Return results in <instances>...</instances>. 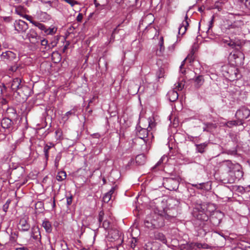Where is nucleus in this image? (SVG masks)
Here are the masks:
<instances>
[{
	"instance_id": "obj_17",
	"label": "nucleus",
	"mask_w": 250,
	"mask_h": 250,
	"mask_svg": "<svg viewBox=\"0 0 250 250\" xmlns=\"http://www.w3.org/2000/svg\"><path fill=\"white\" fill-rule=\"evenodd\" d=\"M167 96L170 102H175L178 98V94L176 90H171L168 92Z\"/></svg>"
},
{
	"instance_id": "obj_35",
	"label": "nucleus",
	"mask_w": 250,
	"mask_h": 250,
	"mask_svg": "<svg viewBox=\"0 0 250 250\" xmlns=\"http://www.w3.org/2000/svg\"><path fill=\"white\" fill-rule=\"evenodd\" d=\"M223 163L224 164L228 167L229 170H230L231 169L233 168V164L230 161L226 160L224 161Z\"/></svg>"
},
{
	"instance_id": "obj_3",
	"label": "nucleus",
	"mask_w": 250,
	"mask_h": 250,
	"mask_svg": "<svg viewBox=\"0 0 250 250\" xmlns=\"http://www.w3.org/2000/svg\"><path fill=\"white\" fill-rule=\"evenodd\" d=\"M164 225L163 216L155 212L148 215L145 220V225L149 229L158 228Z\"/></svg>"
},
{
	"instance_id": "obj_56",
	"label": "nucleus",
	"mask_w": 250,
	"mask_h": 250,
	"mask_svg": "<svg viewBox=\"0 0 250 250\" xmlns=\"http://www.w3.org/2000/svg\"><path fill=\"white\" fill-rule=\"evenodd\" d=\"M32 237L33 239H34L35 240L41 239V236L40 234H39V235H35L34 234L33 235H32Z\"/></svg>"
},
{
	"instance_id": "obj_23",
	"label": "nucleus",
	"mask_w": 250,
	"mask_h": 250,
	"mask_svg": "<svg viewBox=\"0 0 250 250\" xmlns=\"http://www.w3.org/2000/svg\"><path fill=\"white\" fill-rule=\"evenodd\" d=\"M42 226L45 229L47 233H50L52 231V226L50 222L47 220H44L42 223Z\"/></svg>"
},
{
	"instance_id": "obj_9",
	"label": "nucleus",
	"mask_w": 250,
	"mask_h": 250,
	"mask_svg": "<svg viewBox=\"0 0 250 250\" xmlns=\"http://www.w3.org/2000/svg\"><path fill=\"white\" fill-rule=\"evenodd\" d=\"M15 29L19 33H24L28 28L27 23L22 20L16 21L14 23Z\"/></svg>"
},
{
	"instance_id": "obj_30",
	"label": "nucleus",
	"mask_w": 250,
	"mask_h": 250,
	"mask_svg": "<svg viewBox=\"0 0 250 250\" xmlns=\"http://www.w3.org/2000/svg\"><path fill=\"white\" fill-rule=\"evenodd\" d=\"M243 124V122L239 121H231L227 123V125L230 127L232 125H239Z\"/></svg>"
},
{
	"instance_id": "obj_10",
	"label": "nucleus",
	"mask_w": 250,
	"mask_h": 250,
	"mask_svg": "<svg viewBox=\"0 0 250 250\" xmlns=\"http://www.w3.org/2000/svg\"><path fill=\"white\" fill-rule=\"evenodd\" d=\"M223 213L218 210L214 211L210 217V221L214 226H218L220 224L223 217Z\"/></svg>"
},
{
	"instance_id": "obj_26",
	"label": "nucleus",
	"mask_w": 250,
	"mask_h": 250,
	"mask_svg": "<svg viewBox=\"0 0 250 250\" xmlns=\"http://www.w3.org/2000/svg\"><path fill=\"white\" fill-rule=\"evenodd\" d=\"M20 225L21 227V229L23 231H27L30 228L29 225L27 223L26 221L24 219H21L20 222Z\"/></svg>"
},
{
	"instance_id": "obj_5",
	"label": "nucleus",
	"mask_w": 250,
	"mask_h": 250,
	"mask_svg": "<svg viewBox=\"0 0 250 250\" xmlns=\"http://www.w3.org/2000/svg\"><path fill=\"white\" fill-rule=\"evenodd\" d=\"M192 214L194 217L200 221H205L208 219V215L205 212L204 208L200 204L196 205L195 206Z\"/></svg>"
},
{
	"instance_id": "obj_29",
	"label": "nucleus",
	"mask_w": 250,
	"mask_h": 250,
	"mask_svg": "<svg viewBox=\"0 0 250 250\" xmlns=\"http://www.w3.org/2000/svg\"><path fill=\"white\" fill-rule=\"evenodd\" d=\"M155 238L156 239H158L161 242H162L164 244H167V239L165 236L162 233H158L155 235Z\"/></svg>"
},
{
	"instance_id": "obj_16",
	"label": "nucleus",
	"mask_w": 250,
	"mask_h": 250,
	"mask_svg": "<svg viewBox=\"0 0 250 250\" xmlns=\"http://www.w3.org/2000/svg\"><path fill=\"white\" fill-rule=\"evenodd\" d=\"M193 55H194V52H193V49H192L191 53L189 54H188V56L187 57V58H185V60L184 61H183V62H182V63L180 66V71L182 73L184 74L185 72V70H183L182 68H183V66L185 64V62L186 61L188 60L190 62H191L192 61H193V59H194Z\"/></svg>"
},
{
	"instance_id": "obj_14",
	"label": "nucleus",
	"mask_w": 250,
	"mask_h": 250,
	"mask_svg": "<svg viewBox=\"0 0 250 250\" xmlns=\"http://www.w3.org/2000/svg\"><path fill=\"white\" fill-rule=\"evenodd\" d=\"M220 43L224 44V45H228L232 48H234L236 43L231 40H230V37H223L220 39Z\"/></svg>"
},
{
	"instance_id": "obj_57",
	"label": "nucleus",
	"mask_w": 250,
	"mask_h": 250,
	"mask_svg": "<svg viewBox=\"0 0 250 250\" xmlns=\"http://www.w3.org/2000/svg\"><path fill=\"white\" fill-rule=\"evenodd\" d=\"M10 111H11V113H13L14 116L15 115L16 111H15V110L13 108H7V112H8V113Z\"/></svg>"
},
{
	"instance_id": "obj_32",
	"label": "nucleus",
	"mask_w": 250,
	"mask_h": 250,
	"mask_svg": "<svg viewBox=\"0 0 250 250\" xmlns=\"http://www.w3.org/2000/svg\"><path fill=\"white\" fill-rule=\"evenodd\" d=\"M197 248L199 249H208L210 248V246L206 243H197L194 245Z\"/></svg>"
},
{
	"instance_id": "obj_7",
	"label": "nucleus",
	"mask_w": 250,
	"mask_h": 250,
	"mask_svg": "<svg viewBox=\"0 0 250 250\" xmlns=\"http://www.w3.org/2000/svg\"><path fill=\"white\" fill-rule=\"evenodd\" d=\"M250 115V110L245 107H242L237 111L235 114L236 118L239 121H243L245 119H247Z\"/></svg>"
},
{
	"instance_id": "obj_47",
	"label": "nucleus",
	"mask_w": 250,
	"mask_h": 250,
	"mask_svg": "<svg viewBox=\"0 0 250 250\" xmlns=\"http://www.w3.org/2000/svg\"><path fill=\"white\" fill-rule=\"evenodd\" d=\"M3 20L6 22H9L12 21V18L11 17H3Z\"/></svg>"
},
{
	"instance_id": "obj_33",
	"label": "nucleus",
	"mask_w": 250,
	"mask_h": 250,
	"mask_svg": "<svg viewBox=\"0 0 250 250\" xmlns=\"http://www.w3.org/2000/svg\"><path fill=\"white\" fill-rule=\"evenodd\" d=\"M35 26L37 27L39 29H40L41 30H42L43 32H44L45 28L46 27V26L45 25H44L40 22H39L38 21L35 22Z\"/></svg>"
},
{
	"instance_id": "obj_19",
	"label": "nucleus",
	"mask_w": 250,
	"mask_h": 250,
	"mask_svg": "<svg viewBox=\"0 0 250 250\" xmlns=\"http://www.w3.org/2000/svg\"><path fill=\"white\" fill-rule=\"evenodd\" d=\"M57 31V27L54 25H51L49 27H46L44 32L46 35H54Z\"/></svg>"
},
{
	"instance_id": "obj_11",
	"label": "nucleus",
	"mask_w": 250,
	"mask_h": 250,
	"mask_svg": "<svg viewBox=\"0 0 250 250\" xmlns=\"http://www.w3.org/2000/svg\"><path fill=\"white\" fill-rule=\"evenodd\" d=\"M13 124L12 121L9 117L3 118L1 121L2 127L7 129L8 133L13 130Z\"/></svg>"
},
{
	"instance_id": "obj_55",
	"label": "nucleus",
	"mask_w": 250,
	"mask_h": 250,
	"mask_svg": "<svg viewBox=\"0 0 250 250\" xmlns=\"http://www.w3.org/2000/svg\"><path fill=\"white\" fill-rule=\"evenodd\" d=\"M5 90V87L3 85H0V95L3 93Z\"/></svg>"
},
{
	"instance_id": "obj_39",
	"label": "nucleus",
	"mask_w": 250,
	"mask_h": 250,
	"mask_svg": "<svg viewBox=\"0 0 250 250\" xmlns=\"http://www.w3.org/2000/svg\"><path fill=\"white\" fill-rule=\"evenodd\" d=\"M166 159H167V157L166 156L164 155L162 156L153 168H155L160 165Z\"/></svg>"
},
{
	"instance_id": "obj_6",
	"label": "nucleus",
	"mask_w": 250,
	"mask_h": 250,
	"mask_svg": "<svg viewBox=\"0 0 250 250\" xmlns=\"http://www.w3.org/2000/svg\"><path fill=\"white\" fill-rule=\"evenodd\" d=\"M229 58L230 61L234 62L233 65L238 66L243 63L244 56L241 52L236 51L233 53H231Z\"/></svg>"
},
{
	"instance_id": "obj_48",
	"label": "nucleus",
	"mask_w": 250,
	"mask_h": 250,
	"mask_svg": "<svg viewBox=\"0 0 250 250\" xmlns=\"http://www.w3.org/2000/svg\"><path fill=\"white\" fill-rule=\"evenodd\" d=\"M213 21H214V17L212 16V18H211V20L209 21V25H208V30H209L210 28H212V24H213Z\"/></svg>"
},
{
	"instance_id": "obj_21",
	"label": "nucleus",
	"mask_w": 250,
	"mask_h": 250,
	"mask_svg": "<svg viewBox=\"0 0 250 250\" xmlns=\"http://www.w3.org/2000/svg\"><path fill=\"white\" fill-rule=\"evenodd\" d=\"M208 143L207 142H205L200 144H196L195 146L196 151L199 153H204L206 148L208 146Z\"/></svg>"
},
{
	"instance_id": "obj_8",
	"label": "nucleus",
	"mask_w": 250,
	"mask_h": 250,
	"mask_svg": "<svg viewBox=\"0 0 250 250\" xmlns=\"http://www.w3.org/2000/svg\"><path fill=\"white\" fill-rule=\"evenodd\" d=\"M0 57L1 61L7 63L15 61L17 59L16 54L11 51L2 52Z\"/></svg>"
},
{
	"instance_id": "obj_1",
	"label": "nucleus",
	"mask_w": 250,
	"mask_h": 250,
	"mask_svg": "<svg viewBox=\"0 0 250 250\" xmlns=\"http://www.w3.org/2000/svg\"><path fill=\"white\" fill-rule=\"evenodd\" d=\"M243 19L240 14L229 13L223 20L221 25L222 30L228 34H239L244 25Z\"/></svg>"
},
{
	"instance_id": "obj_34",
	"label": "nucleus",
	"mask_w": 250,
	"mask_h": 250,
	"mask_svg": "<svg viewBox=\"0 0 250 250\" xmlns=\"http://www.w3.org/2000/svg\"><path fill=\"white\" fill-rule=\"evenodd\" d=\"M181 250H194L191 244H187L185 245H183L181 248Z\"/></svg>"
},
{
	"instance_id": "obj_52",
	"label": "nucleus",
	"mask_w": 250,
	"mask_h": 250,
	"mask_svg": "<svg viewBox=\"0 0 250 250\" xmlns=\"http://www.w3.org/2000/svg\"><path fill=\"white\" fill-rule=\"evenodd\" d=\"M48 44V41L45 39H43L41 41V44L42 46H46Z\"/></svg>"
},
{
	"instance_id": "obj_50",
	"label": "nucleus",
	"mask_w": 250,
	"mask_h": 250,
	"mask_svg": "<svg viewBox=\"0 0 250 250\" xmlns=\"http://www.w3.org/2000/svg\"><path fill=\"white\" fill-rule=\"evenodd\" d=\"M83 16L82 14L79 13L77 17V21L79 22H81L82 21Z\"/></svg>"
},
{
	"instance_id": "obj_61",
	"label": "nucleus",
	"mask_w": 250,
	"mask_h": 250,
	"mask_svg": "<svg viewBox=\"0 0 250 250\" xmlns=\"http://www.w3.org/2000/svg\"><path fill=\"white\" fill-rule=\"evenodd\" d=\"M7 101L4 99H2L1 101V103L2 104H3V105L6 104H7Z\"/></svg>"
},
{
	"instance_id": "obj_60",
	"label": "nucleus",
	"mask_w": 250,
	"mask_h": 250,
	"mask_svg": "<svg viewBox=\"0 0 250 250\" xmlns=\"http://www.w3.org/2000/svg\"><path fill=\"white\" fill-rule=\"evenodd\" d=\"M107 250H118V249L117 247H112L108 248Z\"/></svg>"
},
{
	"instance_id": "obj_18",
	"label": "nucleus",
	"mask_w": 250,
	"mask_h": 250,
	"mask_svg": "<svg viewBox=\"0 0 250 250\" xmlns=\"http://www.w3.org/2000/svg\"><path fill=\"white\" fill-rule=\"evenodd\" d=\"M15 13L23 18L25 17L26 15L25 8L22 6H16Z\"/></svg>"
},
{
	"instance_id": "obj_64",
	"label": "nucleus",
	"mask_w": 250,
	"mask_h": 250,
	"mask_svg": "<svg viewBox=\"0 0 250 250\" xmlns=\"http://www.w3.org/2000/svg\"><path fill=\"white\" fill-rule=\"evenodd\" d=\"M55 166H56V167H57L58 166V161H57L56 159L55 160Z\"/></svg>"
},
{
	"instance_id": "obj_46",
	"label": "nucleus",
	"mask_w": 250,
	"mask_h": 250,
	"mask_svg": "<svg viewBox=\"0 0 250 250\" xmlns=\"http://www.w3.org/2000/svg\"><path fill=\"white\" fill-rule=\"evenodd\" d=\"M43 3L48 4L50 6H51L52 3V0H39Z\"/></svg>"
},
{
	"instance_id": "obj_63",
	"label": "nucleus",
	"mask_w": 250,
	"mask_h": 250,
	"mask_svg": "<svg viewBox=\"0 0 250 250\" xmlns=\"http://www.w3.org/2000/svg\"><path fill=\"white\" fill-rule=\"evenodd\" d=\"M17 67H11V70L12 71H16V69H17Z\"/></svg>"
},
{
	"instance_id": "obj_12",
	"label": "nucleus",
	"mask_w": 250,
	"mask_h": 250,
	"mask_svg": "<svg viewBox=\"0 0 250 250\" xmlns=\"http://www.w3.org/2000/svg\"><path fill=\"white\" fill-rule=\"evenodd\" d=\"M165 49V48L164 46V38L163 37H161L159 41L158 48L156 51V55L159 56H162L164 52Z\"/></svg>"
},
{
	"instance_id": "obj_15",
	"label": "nucleus",
	"mask_w": 250,
	"mask_h": 250,
	"mask_svg": "<svg viewBox=\"0 0 250 250\" xmlns=\"http://www.w3.org/2000/svg\"><path fill=\"white\" fill-rule=\"evenodd\" d=\"M188 21L189 20L188 19L187 15L186 16L185 20L183 21L181 25L179 28V34H182L183 35L185 33L187 27L188 26Z\"/></svg>"
},
{
	"instance_id": "obj_53",
	"label": "nucleus",
	"mask_w": 250,
	"mask_h": 250,
	"mask_svg": "<svg viewBox=\"0 0 250 250\" xmlns=\"http://www.w3.org/2000/svg\"><path fill=\"white\" fill-rule=\"evenodd\" d=\"M74 114H75V112L74 111L70 110V111L67 112L65 113V116H67V117H68L69 116H70L71 115H74Z\"/></svg>"
},
{
	"instance_id": "obj_43",
	"label": "nucleus",
	"mask_w": 250,
	"mask_h": 250,
	"mask_svg": "<svg viewBox=\"0 0 250 250\" xmlns=\"http://www.w3.org/2000/svg\"><path fill=\"white\" fill-rule=\"evenodd\" d=\"M56 138L57 139H60L62 135V132L61 129H58L55 131Z\"/></svg>"
},
{
	"instance_id": "obj_45",
	"label": "nucleus",
	"mask_w": 250,
	"mask_h": 250,
	"mask_svg": "<svg viewBox=\"0 0 250 250\" xmlns=\"http://www.w3.org/2000/svg\"><path fill=\"white\" fill-rule=\"evenodd\" d=\"M176 42H175L172 45L168 46L167 49H168V50L169 52H172L174 51V50H175V46H176Z\"/></svg>"
},
{
	"instance_id": "obj_4",
	"label": "nucleus",
	"mask_w": 250,
	"mask_h": 250,
	"mask_svg": "<svg viewBox=\"0 0 250 250\" xmlns=\"http://www.w3.org/2000/svg\"><path fill=\"white\" fill-rule=\"evenodd\" d=\"M11 90L14 92H17L18 94L21 95L22 92L29 90L28 87L21 83V80L16 78L9 83V86Z\"/></svg>"
},
{
	"instance_id": "obj_59",
	"label": "nucleus",
	"mask_w": 250,
	"mask_h": 250,
	"mask_svg": "<svg viewBox=\"0 0 250 250\" xmlns=\"http://www.w3.org/2000/svg\"><path fill=\"white\" fill-rule=\"evenodd\" d=\"M61 246L62 247H67V243L65 241H62L61 242Z\"/></svg>"
},
{
	"instance_id": "obj_54",
	"label": "nucleus",
	"mask_w": 250,
	"mask_h": 250,
	"mask_svg": "<svg viewBox=\"0 0 250 250\" xmlns=\"http://www.w3.org/2000/svg\"><path fill=\"white\" fill-rule=\"evenodd\" d=\"M8 201L5 204H4L3 206V210L5 212H6L7 211V209H8Z\"/></svg>"
},
{
	"instance_id": "obj_31",
	"label": "nucleus",
	"mask_w": 250,
	"mask_h": 250,
	"mask_svg": "<svg viewBox=\"0 0 250 250\" xmlns=\"http://www.w3.org/2000/svg\"><path fill=\"white\" fill-rule=\"evenodd\" d=\"M165 74V69L164 68L162 67L161 66L159 69L158 71L156 73V76L158 79H160L163 78Z\"/></svg>"
},
{
	"instance_id": "obj_40",
	"label": "nucleus",
	"mask_w": 250,
	"mask_h": 250,
	"mask_svg": "<svg viewBox=\"0 0 250 250\" xmlns=\"http://www.w3.org/2000/svg\"><path fill=\"white\" fill-rule=\"evenodd\" d=\"M94 3L96 6V7L97 8H100L101 9H104L105 6L107 4H100L99 2H97V0H94Z\"/></svg>"
},
{
	"instance_id": "obj_44",
	"label": "nucleus",
	"mask_w": 250,
	"mask_h": 250,
	"mask_svg": "<svg viewBox=\"0 0 250 250\" xmlns=\"http://www.w3.org/2000/svg\"><path fill=\"white\" fill-rule=\"evenodd\" d=\"M184 87V84L182 83H178L176 84V89L177 90H181Z\"/></svg>"
},
{
	"instance_id": "obj_27",
	"label": "nucleus",
	"mask_w": 250,
	"mask_h": 250,
	"mask_svg": "<svg viewBox=\"0 0 250 250\" xmlns=\"http://www.w3.org/2000/svg\"><path fill=\"white\" fill-rule=\"evenodd\" d=\"M236 170L234 174L236 178L239 180L243 176V172L240 169V166L239 165L236 166Z\"/></svg>"
},
{
	"instance_id": "obj_62",
	"label": "nucleus",
	"mask_w": 250,
	"mask_h": 250,
	"mask_svg": "<svg viewBox=\"0 0 250 250\" xmlns=\"http://www.w3.org/2000/svg\"><path fill=\"white\" fill-rule=\"evenodd\" d=\"M17 250H28L27 248L22 247L17 249Z\"/></svg>"
},
{
	"instance_id": "obj_58",
	"label": "nucleus",
	"mask_w": 250,
	"mask_h": 250,
	"mask_svg": "<svg viewBox=\"0 0 250 250\" xmlns=\"http://www.w3.org/2000/svg\"><path fill=\"white\" fill-rule=\"evenodd\" d=\"M72 203V197H68L67 198V204L68 205H71Z\"/></svg>"
},
{
	"instance_id": "obj_41",
	"label": "nucleus",
	"mask_w": 250,
	"mask_h": 250,
	"mask_svg": "<svg viewBox=\"0 0 250 250\" xmlns=\"http://www.w3.org/2000/svg\"><path fill=\"white\" fill-rule=\"evenodd\" d=\"M129 242L130 243L131 247L134 249L136 246V244L137 243V239L135 237H132Z\"/></svg>"
},
{
	"instance_id": "obj_36",
	"label": "nucleus",
	"mask_w": 250,
	"mask_h": 250,
	"mask_svg": "<svg viewBox=\"0 0 250 250\" xmlns=\"http://www.w3.org/2000/svg\"><path fill=\"white\" fill-rule=\"evenodd\" d=\"M112 196L109 193H105L103 197V201L104 203H108L111 199Z\"/></svg>"
},
{
	"instance_id": "obj_37",
	"label": "nucleus",
	"mask_w": 250,
	"mask_h": 250,
	"mask_svg": "<svg viewBox=\"0 0 250 250\" xmlns=\"http://www.w3.org/2000/svg\"><path fill=\"white\" fill-rule=\"evenodd\" d=\"M110 222L106 219L104 220L103 223V227L104 229H108L110 228Z\"/></svg>"
},
{
	"instance_id": "obj_2",
	"label": "nucleus",
	"mask_w": 250,
	"mask_h": 250,
	"mask_svg": "<svg viewBox=\"0 0 250 250\" xmlns=\"http://www.w3.org/2000/svg\"><path fill=\"white\" fill-rule=\"evenodd\" d=\"M146 122L147 123V127L146 128V125L140 127L141 128L138 130L137 135L139 138L143 140L146 144H149L154 137L150 131L155 126V123L151 118L146 119Z\"/></svg>"
},
{
	"instance_id": "obj_42",
	"label": "nucleus",
	"mask_w": 250,
	"mask_h": 250,
	"mask_svg": "<svg viewBox=\"0 0 250 250\" xmlns=\"http://www.w3.org/2000/svg\"><path fill=\"white\" fill-rule=\"evenodd\" d=\"M24 18L26 19L27 20L29 21L34 25H35V22H37V21H35L32 20V17L31 16L27 15H26V16H25V17H24Z\"/></svg>"
},
{
	"instance_id": "obj_24",
	"label": "nucleus",
	"mask_w": 250,
	"mask_h": 250,
	"mask_svg": "<svg viewBox=\"0 0 250 250\" xmlns=\"http://www.w3.org/2000/svg\"><path fill=\"white\" fill-rule=\"evenodd\" d=\"M135 161L139 165H144L146 161V156L144 154L138 155L136 157Z\"/></svg>"
},
{
	"instance_id": "obj_38",
	"label": "nucleus",
	"mask_w": 250,
	"mask_h": 250,
	"mask_svg": "<svg viewBox=\"0 0 250 250\" xmlns=\"http://www.w3.org/2000/svg\"><path fill=\"white\" fill-rule=\"evenodd\" d=\"M104 212L103 210H101L99 212V216H98V221L100 224L104 220Z\"/></svg>"
},
{
	"instance_id": "obj_22",
	"label": "nucleus",
	"mask_w": 250,
	"mask_h": 250,
	"mask_svg": "<svg viewBox=\"0 0 250 250\" xmlns=\"http://www.w3.org/2000/svg\"><path fill=\"white\" fill-rule=\"evenodd\" d=\"M145 247L146 250H158V245L156 242H148Z\"/></svg>"
},
{
	"instance_id": "obj_28",
	"label": "nucleus",
	"mask_w": 250,
	"mask_h": 250,
	"mask_svg": "<svg viewBox=\"0 0 250 250\" xmlns=\"http://www.w3.org/2000/svg\"><path fill=\"white\" fill-rule=\"evenodd\" d=\"M66 177V172L64 171H59L56 176V179L58 181H62L65 179Z\"/></svg>"
},
{
	"instance_id": "obj_49",
	"label": "nucleus",
	"mask_w": 250,
	"mask_h": 250,
	"mask_svg": "<svg viewBox=\"0 0 250 250\" xmlns=\"http://www.w3.org/2000/svg\"><path fill=\"white\" fill-rule=\"evenodd\" d=\"M245 5L247 8L250 10V0H245Z\"/></svg>"
},
{
	"instance_id": "obj_20",
	"label": "nucleus",
	"mask_w": 250,
	"mask_h": 250,
	"mask_svg": "<svg viewBox=\"0 0 250 250\" xmlns=\"http://www.w3.org/2000/svg\"><path fill=\"white\" fill-rule=\"evenodd\" d=\"M54 146V145L52 143H49L44 146L43 148V152L46 160H48L49 157V150L51 148Z\"/></svg>"
},
{
	"instance_id": "obj_13",
	"label": "nucleus",
	"mask_w": 250,
	"mask_h": 250,
	"mask_svg": "<svg viewBox=\"0 0 250 250\" xmlns=\"http://www.w3.org/2000/svg\"><path fill=\"white\" fill-rule=\"evenodd\" d=\"M37 18L42 22H46L51 19V16L46 12L39 11L37 14Z\"/></svg>"
},
{
	"instance_id": "obj_51",
	"label": "nucleus",
	"mask_w": 250,
	"mask_h": 250,
	"mask_svg": "<svg viewBox=\"0 0 250 250\" xmlns=\"http://www.w3.org/2000/svg\"><path fill=\"white\" fill-rule=\"evenodd\" d=\"M115 189H116V187H113L107 193L110 194V195H111L112 197V195L114 193Z\"/></svg>"
},
{
	"instance_id": "obj_25",
	"label": "nucleus",
	"mask_w": 250,
	"mask_h": 250,
	"mask_svg": "<svg viewBox=\"0 0 250 250\" xmlns=\"http://www.w3.org/2000/svg\"><path fill=\"white\" fill-rule=\"evenodd\" d=\"M194 83H195V85L197 87H199L200 86H201L204 82V80L203 78V76L201 75H199L197 76L194 78Z\"/></svg>"
}]
</instances>
